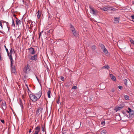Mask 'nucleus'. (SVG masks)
Instances as JSON below:
<instances>
[{"mask_svg": "<svg viewBox=\"0 0 134 134\" xmlns=\"http://www.w3.org/2000/svg\"><path fill=\"white\" fill-rule=\"evenodd\" d=\"M29 96L30 99L33 102H35L38 100V98L33 93L30 94Z\"/></svg>", "mask_w": 134, "mask_h": 134, "instance_id": "obj_1", "label": "nucleus"}, {"mask_svg": "<svg viewBox=\"0 0 134 134\" xmlns=\"http://www.w3.org/2000/svg\"><path fill=\"white\" fill-rule=\"evenodd\" d=\"M128 109L129 110V112H130L129 113L128 118L129 119H132L134 117V112L133 110L132 111V110L130 108H128Z\"/></svg>", "mask_w": 134, "mask_h": 134, "instance_id": "obj_2", "label": "nucleus"}, {"mask_svg": "<svg viewBox=\"0 0 134 134\" xmlns=\"http://www.w3.org/2000/svg\"><path fill=\"white\" fill-rule=\"evenodd\" d=\"M16 64H10L11 71L12 73H15L16 71Z\"/></svg>", "mask_w": 134, "mask_h": 134, "instance_id": "obj_3", "label": "nucleus"}, {"mask_svg": "<svg viewBox=\"0 0 134 134\" xmlns=\"http://www.w3.org/2000/svg\"><path fill=\"white\" fill-rule=\"evenodd\" d=\"M30 67L29 64L26 65L24 69V71L26 74L28 73L29 71H30Z\"/></svg>", "mask_w": 134, "mask_h": 134, "instance_id": "obj_4", "label": "nucleus"}, {"mask_svg": "<svg viewBox=\"0 0 134 134\" xmlns=\"http://www.w3.org/2000/svg\"><path fill=\"white\" fill-rule=\"evenodd\" d=\"M101 10L104 11H107L108 10H113V8L110 6H107L105 7L100 8Z\"/></svg>", "mask_w": 134, "mask_h": 134, "instance_id": "obj_5", "label": "nucleus"}, {"mask_svg": "<svg viewBox=\"0 0 134 134\" xmlns=\"http://www.w3.org/2000/svg\"><path fill=\"white\" fill-rule=\"evenodd\" d=\"M28 49L29 50V53L30 54L33 55L35 54L36 52L34 48L32 47L29 48Z\"/></svg>", "mask_w": 134, "mask_h": 134, "instance_id": "obj_6", "label": "nucleus"}, {"mask_svg": "<svg viewBox=\"0 0 134 134\" xmlns=\"http://www.w3.org/2000/svg\"><path fill=\"white\" fill-rule=\"evenodd\" d=\"M99 46L101 47L102 49L103 50V51L104 53L106 54L108 53V51L103 44L101 43L99 44Z\"/></svg>", "mask_w": 134, "mask_h": 134, "instance_id": "obj_7", "label": "nucleus"}, {"mask_svg": "<svg viewBox=\"0 0 134 134\" xmlns=\"http://www.w3.org/2000/svg\"><path fill=\"white\" fill-rule=\"evenodd\" d=\"M43 108L40 107H39L37 110L36 112V114L37 116H39L40 114L42 113V110Z\"/></svg>", "mask_w": 134, "mask_h": 134, "instance_id": "obj_8", "label": "nucleus"}, {"mask_svg": "<svg viewBox=\"0 0 134 134\" xmlns=\"http://www.w3.org/2000/svg\"><path fill=\"white\" fill-rule=\"evenodd\" d=\"M29 59L31 60L36 61L37 59V54H35L34 56H31L29 58Z\"/></svg>", "mask_w": 134, "mask_h": 134, "instance_id": "obj_9", "label": "nucleus"}, {"mask_svg": "<svg viewBox=\"0 0 134 134\" xmlns=\"http://www.w3.org/2000/svg\"><path fill=\"white\" fill-rule=\"evenodd\" d=\"M35 94L38 99H39L41 97L42 95V92L41 90L38 91V92L36 93Z\"/></svg>", "mask_w": 134, "mask_h": 134, "instance_id": "obj_10", "label": "nucleus"}, {"mask_svg": "<svg viewBox=\"0 0 134 134\" xmlns=\"http://www.w3.org/2000/svg\"><path fill=\"white\" fill-rule=\"evenodd\" d=\"M124 106L122 104L120 106H119L115 108L114 110L117 112L118 110L122 109Z\"/></svg>", "mask_w": 134, "mask_h": 134, "instance_id": "obj_11", "label": "nucleus"}, {"mask_svg": "<svg viewBox=\"0 0 134 134\" xmlns=\"http://www.w3.org/2000/svg\"><path fill=\"white\" fill-rule=\"evenodd\" d=\"M1 106L3 110H5L7 108L6 104L5 101H4L2 103Z\"/></svg>", "mask_w": 134, "mask_h": 134, "instance_id": "obj_12", "label": "nucleus"}, {"mask_svg": "<svg viewBox=\"0 0 134 134\" xmlns=\"http://www.w3.org/2000/svg\"><path fill=\"white\" fill-rule=\"evenodd\" d=\"M14 15L15 16L16 19V20L15 21L16 26H18V27H19V24L21 23V21L20 20L18 19L16 17V15L14 14Z\"/></svg>", "mask_w": 134, "mask_h": 134, "instance_id": "obj_13", "label": "nucleus"}, {"mask_svg": "<svg viewBox=\"0 0 134 134\" xmlns=\"http://www.w3.org/2000/svg\"><path fill=\"white\" fill-rule=\"evenodd\" d=\"M72 32V33L73 35L76 37L78 36L79 34L77 32H76L75 31V29H72L71 30Z\"/></svg>", "mask_w": 134, "mask_h": 134, "instance_id": "obj_14", "label": "nucleus"}, {"mask_svg": "<svg viewBox=\"0 0 134 134\" xmlns=\"http://www.w3.org/2000/svg\"><path fill=\"white\" fill-rule=\"evenodd\" d=\"M37 13V18L38 19H40L42 14L41 11H40L39 10H38Z\"/></svg>", "mask_w": 134, "mask_h": 134, "instance_id": "obj_15", "label": "nucleus"}, {"mask_svg": "<svg viewBox=\"0 0 134 134\" xmlns=\"http://www.w3.org/2000/svg\"><path fill=\"white\" fill-rule=\"evenodd\" d=\"M9 58L10 59V64H14L13 63V62H14V60L13 59V57L12 55L10 54V55L9 56Z\"/></svg>", "mask_w": 134, "mask_h": 134, "instance_id": "obj_16", "label": "nucleus"}, {"mask_svg": "<svg viewBox=\"0 0 134 134\" xmlns=\"http://www.w3.org/2000/svg\"><path fill=\"white\" fill-rule=\"evenodd\" d=\"M120 19L119 18L114 17V21L115 23L119 22Z\"/></svg>", "mask_w": 134, "mask_h": 134, "instance_id": "obj_17", "label": "nucleus"}, {"mask_svg": "<svg viewBox=\"0 0 134 134\" xmlns=\"http://www.w3.org/2000/svg\"><path fill=\"white\" fill-rule=\"evenodd\" d=\"M29 24H30V27H29V28L30 29H31L32 27H33V26L35 25V22H33L32 21H30L29 22Z\"/></svg>", "mask_w": 134, "mask_h": 134, "instance_id": "obj_18", "label": "nucleus"}, {"mask_svg": "<svg viewBox=\"0 0 134 134\" xmlns=\"http://www.w3.org/2000/svg\"><path fill=\"white\" fill-rule=\"evenodd\" d=\"M110 67L108 65H107L104 66H103L102 68V69H107L108 70L109 68Z\"/></svg>", "mask_w": 134, "mask_h": 134, "instance_id": "obj_19", "label": "nucleus"}, {"mask_svg": "<svg viewBox=\"0 0 134 134\" xmlns=\"http://www.w3.org/2000/svg\"><path fill=\"white\" fill-rule=\"evenodd\" d=\"M35 130L36 131H37L38 132H40V126H37L35 128Z\"/></svg>", "mask_w": 134, "mask_h": 134, "instance_id": "obj_20", "label": "nucleus"}, {"mask_svg": "<svg viewBox=\"0 0 134 134\" xmlns=\"http://www.w3.org/2000/svg\"><path fill=\"white\" fill-rule=\"evenodd\" d=\"M107 131L106 130L103 129L102 130L100 133L101 134H105L107 133Z\"/></svg>", "mask_w": 134, "mask_h": 134, "instance_id": "obj_21", "label": "nucleus"}, {"mask_svg": "<svg viewBox=\"0 0 134 134\" xmlns=\"http://www.w3.org/2000/svg\"><path fill=\"white\" fill-rule=\"evenodd\" d=\"M47 95L48 98H50L51 96L50 94L51 93V91L50 90L48 91L47 92Z\"/></svg>", "mask_w": 134, "mask_h": 134, "instance_id": "obj_22", "label": "nucleus"}, {"mask_svg": "<svg viewBox=\"0 0 134 134\" xmlns=\"http://www.w3.org/2000/svg\"><path fill=\"white\" fill-rule=\"evenodd\" d=\"M91 48L93 51H94L96 49V47L95 45H93L92 46Z\"/></svg>", "mask_w": 134, "mask_h": 134, "instance_id": "obj_23", "label": "nucleus"}, {"mask_svg": "<svg viewBox=\"0 0 134 134\" xmlns=\"http://www.w3.org/2000/svg\"><path fill=\"white\" fill-rule=\"evenodd\" d=\"M89 7L90 9H91V10L92 12L93 13L95 11L93 9L91 5H89Z\"/></svg>", "mask_w": 134, "mask_h": 134, "instance_id": "obj_24", "label": "nucleus"}, {"mask_svg": "<svg viewBox=\"0 0 134 134\" xmlns=\"http://www.w3.org/2000/svg\"><path fill=\"white\" fill-rule=\"evenodd\" d=\"M12 26L14 27V28L15 27V25L14 23V21L13 19V18L12 17Z\"/></svg>", "mask_w": 134, "mask_h": 134, "instance_id": "obj_25", "label": "nucleus"}, {"mask_svg": "<svg viewBox=\"0 0 134 134\" xmlns=\"http://www.w3.org/2000/svg\"><path fill=\"white\" fill-rule=\"evenodd\" d=\"M20 106H21L22 108H23V104L22 102V101L21 99H20Z\"/></svg>", "mask_w": 134, "mask_h": 134, "instance_id": "obj_26", "label": "nucleus"}, {"mask_svg": "<svg viewBox=\"0 0 134 134\" xmlns=\"http://www.w3.org/2000/svg\"><path fill=\"white\" fill-rule=\"evenodd\" d=\"M130 41L131 43L132 44H134V41L131 38H130Z\"/></svg>", "mask_w": 134, "mask_h": 134, "instance_id": "obj_27", "label": "nucleus"}, {"mask_svg": "<svg viewBox=\"0 0 134 134\" xmlns=\"http://www.w3.org/2000/svg\"><path fill=\"white\" fill-rule=\"evenodd\" d=\"M124 84L126 86L127 85V80L126 79H125L124 80Z\"/></svg>", "mask_w": 134, "mask_h": 134, "instance_id": "obj_28", "label": "nucleus"}, {"mask_svg": "<svg viewBox=\"0 0 134 134\" xmlns=\"http://www.w3.org/2000/svg\"><path fill=\"white\" fill-rule=\"evenodd\" d=\"M111 79L114 81H115L116 80V78L115 76H113L111 77Z\"/></svg>", "mask_w": 134, "mask_h": 134, "instance_id": "obj_29", "label": "nucleus"}, {"mask_svg": "<svg viewBox=\"0 0 134 134\" xmlns=\"http://www.w3.org/2000/svg\"><path fill=\"white\" fill-rule=\"evenodd\" d=\"M124 98L126 100H128L129 99V97L127 95H125L124 96Z\"/></svg>", "mask_w": 134, "mask_h": 134, "instance_id": "obj_30", "label": "nucleus"}, {"mask_svg": "<svg viewBox=\"0 0 134 134\" xmlns=\"http://www.w3.org/2000/svg\"><path fill=\"white\" fill-rule=\"evenodd\" d=\"M70 28L71 30L73 29H75L74 28L73 26L71 24H70Z\"/></svg>", "mask_w": 134, "mask_h": 134, "instance_id": "obj_31", "label": "nucleus"}, {"mask_svg": "<svg viewBox=\"0 0 134 134\" xmlns=\"http://www.w3.org/2000/svg\"><path fill=\"white\" fill-rule=\"evenodd\" d=\"M5 50H6V52H7V54L8 56H9V51L8 49L7 48H6Z\"/></svg>", "mask_w": 134, "mask_h": 134, "instance_id": "obj_32", "label": "nucleus"}, {"mask_svg": "<svg viewBox=\"0 0 134 134\" xmlns=\"http://www.w3.org/2000/svg\"><path fill=\"white\" fill-rule=\"evenodd\" d=\"M60 79H61V80L62 81H64V77H63L62 76H61V77H60Z\"/></svg>", "mask_w": 134, "mask_h": 134, "instance_id": "obj_33", "label": "nucleus"}, {"mask_svg": "<svg viewBox=\"0 0 134 134\" xmlns=\"http://www.w3.org/2000/svg\"><path fill=\"white\" fill-rule=\"evenodd\" d=\"M105 121H103L101 122V124L103 125H105Z\"/></svg>", "mask_w": 134, "mask_h": 134, "instance_id": "obj_34", "label": "nucleus"}, {"mask_svg": "<svg viewBox=\"0 0 134 134\" xmlns=\"http://www.w3.org/2000/svg\"><path fill=\"white\" fill-rule=\"evenodd\" d=\"M26 79H27V76L26 75H25L24 76V81H26Z\"/></svg>", "mask_w": 134, "mask_h": 134, "instance_id": "obj_35", "label": "nucleus"}, {"mask_svg": "<svg viewBox=\"0 0 134 134\" xmlns=\"http://www.w3.org/2000/svg\"><path fill=\"white\" fill-rule=\"evenodd\" d=\"M77 88V87L76 86H73L72 88V89H76Z\"/></svg>", "mask_w": 134, "mask_h": 134, "instance_id": "obj_36", "label": "nucleus"}, {"mask_svg": "<svg viewBox=\"0 0 134 134\" xmlns=\"http://www.w3.org/2000/svg\"><path fill=\"white\" fill-rule=\"evenodd\" d=\"M131 17L132 19V20L133 22H134V15H133L131 16Z\"/></svg>", "mask_w": 134, "mask_h": 134, "instance_id": "obj_37", "label": "nucleus"}, {"mask_svg": "<svg viewBox=\"0 0 134 134\" xmlns=\"http://www.w3.org/2000/svg\"><path fill=\"white\" fill-rule=\"evenodd\" d=\"M12 49H13L12 48H11V49L10 51V53H9V54H11V55H12Z\"/></svg>", "mask_w": 134, "mask_h": 134, "instance_id": "obj_38", "label": "nucleus"}, {"mask_svg": "<svg viewBox=\"0 0 134 134\" xmlns=\"http://www.w3.org/2000/svg\"><path fill=\"white\" fill-rule=\"evenodd\" d=\"M0 26H1L2 29H3V26L1 21H0Z\"/></svg>", "mask_w": 134, "mask_h": 134, "instance_id": "obj_39", "label": "nucleus"}, {"mask_svg": "<svg viewBox=\"0 0 134 134\" xmlns=\"http://www.w3.org/2000/svg\"><path fill=\"white\" fill-rule=\"evenodd\" d=\"M118 88L120 89L121 90L122 88V86H118Z\"/></svg>", "mask_w": 134, "mask_h": 134, "instance_id": "obj_40", "label": "nucleus"}, {"mask_svg": "<svg viewBox=\"0 0 134 134\" xmlns=\"http://www.w3.org/2000/svg\"><path fill=\"white\" fill-rule=\"evenodd\" d=\"M43 31H42L41 32H40V34H39V39L40 38V36H41V34L43 32Z\"/></svg>", "mask_w": 134, "mask_h": 134, "instance_id": "obj_41", "label": "nucleus"}, {"mask_svg": "<svg viewBox=\"0 0 134 134\" xmlns=\"http://www.w3.org/2000/svg\"><path fill=\"white\" fill-rule=\"evenodd\" d=\"M1 122L3 124L4 123V120H1Z\"/></svg>", "mask_w": 134, "mask_h": 134, "instance_id": "obj_42", "label": "nucleus"}, {"mask_svg": "<svg viewBox=\"0 0 134 134\" xmlns=\"http://www.w3.org/2000/svg\"><path fill=\"white\" fill-rule=\"evenodd\" d=\"M42 131H43V132L44 131V127L43 126H42Z\"/></svg>", "mask_w": 134, "mask_h": 134, "instance_id": "obj_43", "label": "nucleus"}, {"mask_svg": "<svg viewBox=\"0 0 134 134\" xmlns=\"http://www.w3.org/2000/svg\"><path fill=\"white\" fill-rule=\"evenodd\" d=\"M39 132L37 131H35V132L34 133L35 134H38Z\"/></svg>", "mask_w": 134, "mask_h": 134, "instance_id": "obj_44", "label": "nucleus"}, {"mask_svg": "<svg viewBox=\"0 0 134 134\" xmlns=\"http://www.w3.org/2000/svg\"><path fill=\"white\" fill-rule=\"evenodd\" d=\"M111 91L112 92H114L115 91V89L114 88H112L111 90Z\"/></svg>", "mask_w": 134, "mask_h": 134, "instance_id": "obj_45", "label": "nucleus"}, {"mask_svg": "<svg viewBox=\"0 0 134 134\" xmlns=\"http://www.w3.org/2000/svg\"><path fill=\"white\" fill-rule=\"evenodd\" d=\"M12 53H15V51L14 50V49H12Z\"/></svg>", "mask_w": 134, "mask_h": 134, "instance_id": "obj_46", "label": "nucleus"}, {"mask_svg": "<svg viewBox=\"0 0 134 134\" xmlns=\"http://www.w3.org/2000/svg\"><path fill=\"white\" fill-rule=\"evenodd\" d=\"M26 85L27 86V89H28V90L29 91H30V92H31L30 91V90H29V88H28V87L27 86V85H26Z\"/></svg>", "mask_w": 134, "mask_h": 134, "instance_id": "obj_47", "label": "nucleus"}, {"mask_svg": "<svg viewBox=\"0 0 134 134\" xmlns=\"http://www.w3.org/2000/svg\"><path fill=\"white\" fill-rule=\"evenodd\" d=\"M93 14H94V15H96V12L95 11L93 13Z\"/></svg>", "mask_w": 134, "mask_h": 134, "instance_id": "obj_48", "label": "nucleus"}, {"mask_svg": "<svg viewBox=\"0 0 134 134\" xmlns=\"http://www.w3.org/2000/svg\"><path fill=\"white\" fill-rule=\"evenodd\" d=\"M59 99H58V100L57 101V103L58 104H59Z\"/></svg>", "mask_w": 134, "mask_h": 134, "instance_id": "obj_49", "label": "nucleus"}, {"mask_svg": "<svg viewBox=\"0 0 134 134\" xmlns=\"http://www.w3.org/2000/svg\"><path fill=\"white\" fill-rule=\"evenodd\" d=\"M0 60H1V61L2 60V58L1 56V55L0 53Z\"/></svg>", "mask_w": 134, "mask_h": 134, "instance_id": "obj_50", "label": "nucleus"}, {"mask_svg": "<svg viewBox=\"0 0 134 134\" xmlns=\"http://www.w3.org/2000/svg\"><path fill=\"white\" fill-rule=\"evenodd\" d=\"M7 26H8L9 25V24L8 23H7Z\"/></svg>", "mask_w": 134, "mask_h": 134, "instance_id": "obj_51", "label": "nucleus"}, {"mask_svg": "<svg viewBox=\"0 0 134 134\" xmlns=\"http://www.w3.org/2000/svg\"><path fill=\"white\" fill-rule=\"evenodd\" d=\"M31 132V129H30V130L29 131V133H30Z\"/></svg>", "mask_w": 134, "mask_h": 134, "instance_id": "obj_52", "label": "nucleus"}, {"mask_svg": "<svg viewBox=\"0 0 134 134\" xmlns=\"http://www.w3.org/2000/svg\"><path fill=\"white\" fill-rule=\"evenodd\" d=\"M50 30H48V31H47V32L48 33H49L50 32Z\"/></svg>", "mask_w": 134, "mask_h": 134, "instance_id": "obj_53", "label": "nucleus"}, {"mask_svg": "<svg viewBox=\"0 0 134 134\" xmlns=\"http://www.w3.org/2000/svg\"><path fill=\"white\" fill-rule=\"evenodd\" d=\"M2 101V99L1 98H0V102Z\"/></svg>", "mask_w": 134, "mask_h": 134, "instance_id": "obj_54", "label": "nucleus"}, {"mask_svg": "<svg viewBox=\"0 0 134 134\" xmlns=\"http://www.w3.org/2000/svg\"><path fill=\"white\" fill-rule=\"evenodd\" d=\"M7 27H8V28L9 30L10 29V27H9L8 26H7Z\"/></svg>", "mask_w": 134, "mask_h": 134, "instance_id": "obj_55", "label": "nucleus"}, {"mask_svg": "<svg viewBox=\"0 0 134 134\" xmlns=\"http://www.w3.org/2000/svg\"><path fill=\"white\" fill-rule=\"evenodd\" d=\"M127 113H130V112H129V111H128V110H127Z\"/></svg>", "mask_w": 134, "mask_h": 134, "instance_id": "obj_56", "label": "nucleus"}, {"mask_svg": "<svg viewBox=\"0 0 134 134\" xmlns=\"http://www.w3.org/2000/svg\"><path fill=\"white\" fill-rule=\"evenodd\" d=\"M132 45H131V49L133 48H132Z\"/></svg>", "mask_w": 134, "mask_h": 134, "instance_id": "obj_57", "label": "nucleus"}, {"mask_svg": "<svg viewBox=\"0 0 134 134\" xmlns=\"http://www.w3.org/2000/svg\"><path fill=\"white\" fill-rule=\"evenodd\" d=\"M4 47H5V49H6V48H6V46H5V45H4Z\"/></svg>", "mask_w": 134, "mask_h": 134, "instance_id": "obj_58", "label": "nucleus"}, {"mask_svg": "<svg viewBox=\"0 0 134 134\" xmlns=\"http://www.w3.org/2000/svg\"><path fill=\"white\" fill-rule=\"evenodd\" d=\"M50 18V16H49H49H48V19H49V18Z\"/></svg>", "mask_w": 134, "mask_h": 134, "instance_id": "obj_59", "label": "nucleus"}, {"mask_svg": "<svg viewBox=\"0 0 134 134\" xmlns=\"http://www.w3.org/2000/svg\"><path fill=\"white\" fill-rule=\"evenodd\" d=\"M113 76V74H110V76Z\"/></svg>", "mask_w": 134, "mask_h": 134, "instance_id": "obj_60", "label": "nucleus"}, {"mask_svg": "<svg viewBox=\"0 0 134 134\" xmlns=\"http://www.w3.org/2000/svg\"><path fill=\"white\" fill-rule=\"evenodd\" d=\"M0 32L1 33H3V32L1 31H0Z\"/></svg>", "mask_w": 134, "mask_h": 134, "instance_id": "obj_61", "label": "nucleus"}, {"mask_svg": "<svg viewBox=\"0 0 134 134\" xmlns=\"http://www.w3.org/2000/svg\"><path fill=\"white\" fill-rule=\"evenodd\" d=\"M37 78V79L38 80V78H37V77H36Z\"/></svg>", "mask_w": 134, "mask_h": 134, "instance_id": "obj_62", "label": "nucleus"}, {"mask_svg": "<svg viewBox=\"0 0 134 134\" xmlns=\"http://www.w3.org/2000/svg\"><path fill=\"white\" fill-rule=\"evenodd\" d=\"M11 110H13V109H12V108H11Z\"/></svg>", "mask_w": 134, "mask_h": 134, "instance_id": "obj_63", "label": "nucleus"}, {"mask_svg": "<svg viewBox=\"0 0 134 134\" xmlns=\"http://www.w3.org/2000/svg\"><path fill=\"white\" fill-rule=\"evenodd\" d=\"M75 1H76V0H74Z\"/></svg>", "mask_w": 134, "mask_h": 134, "instance_id": "obj_64", "label": "nucleus"}]
</instances>
